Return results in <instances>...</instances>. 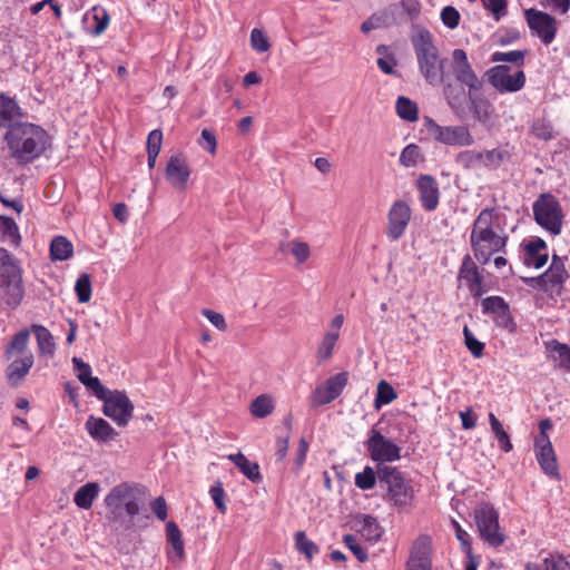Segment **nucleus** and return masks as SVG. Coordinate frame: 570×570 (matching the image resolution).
<instances>
[{"instance_id": "obj_51", "label": "nucleus", "mask_w": 570, "mask_h": 570, "mask_svg": "<svg viewBox=\"0 0 570 570\" xmlns=\"http://www.w3.org/2000/svg\"><path fill=\"white\" fill-rule=\"evenodd\" d=\"M464 344L474 357H481L484 353V344L471 332L469 326L463 327Z\"/></svg>"}, {"instance_id": "obj_4", "label": "nucleus", "mask_w": 570, "mask_h": 570, "mask_svg": "<svg viewBox=\"0 0 570 570\" xmlns=\"http://www.w3.org/2000/svg\"><path fill=\"white\" fill-rule=\"evenodd\" d=\"M140 488L138 484L121 482L115 485L105 498L108 510L107 519L112 522L120 521L125 514L136 517L140 511Z\"/></svg>"}, {"instance_id": "obj_2", "label": "nucleus", "mask_w": 570, "mask_h": 570, "mask_svg": "<svg viewBox=\"0 0 570 570\" xmlns=\"http://www.w3.org/2000/svg\"><path fill=\"white\" fill-rule=\"evenodd\" d=\"M411 41L419 71L425 82L433 87L444 83L449 60L440 55L431 32L424 27H416Z\"/></svg>"}, {"instance_id": "obj_64", "label": "nucleus", "mask_w": 570, "mask_h": 570, "mask_svg": "<svg viewBox=\"0 0 570 570\" xmlns=\"http://www.w3.org/2000/svg\"><path fill=\"white\" fill-rule=\"evenodd\" d=\"M72 364L75 370L78 372L77 376L81 383L92 377L90 365L85 363L80 357H73Z\"/></svg>"}, {"instance_id": "obj_35", "label": "nucleus", "mask_w": 570, "mask_h": 570, "mask_svg": "<svg viewBox=\"0 0 570 570\" xmlns=\"http://www.w3.org/2000/svg\"><path fill=\"white\" fill-rule=\"evenodd\" d=\"M360 531L362 535L366 538V540L373 542L379 541L383 534V530L380 527L376 518L370 514H364L362 517V528Z\"/></svg>"}, {"instance_id": "obj_20", "label": "nucleus", "mask_w": 570, "mask_h": 570, "mask_svg": "<svg viewBox=\"0 0 570 570\" xmlns=\"http://www.w3.org/2000/svg\"><path fill=\"white\" fill-rule=\"evenodd\" d=\"M429 130L439 142H470L471 135L465 126L441 127L426 118Z\"/></svg>"}, {"instance_id": "obj_18", "label": "nucleus", "mask_w": 570, "mask_h": 570, "mask_svg": "<svg viewBox=\"0 0 570 570\" xmlns=\"http://www.w3.org/2000/svg\"><path fill=\"white\" fill-rule=\"evenodd\" d=\"M443 85V95L452 111L460 118L468 115L469 90L465 91V85L455 79V82L448 81Z\"/></svg>"}, {"instance_id": "obj_29", "label": "nucleus", "mask_w": 570, "mask_h": 570, "mask_svg": "<svg viewBox=\"0 0 570 570\" xmlns=\"http://www.w3.org/2000/svg\"><path fill=\"white\" fill-rule=\"evenodd\" d=\"M100 485L97 482H88L81 485L73 494L75 504L83 510L92 507L94 500L98 497Z\"/></svg>"}, {"instance_id": "obj_52", "label": "nucleus", "mask_w": 570, "mask_h": 570, "mask_svg": "<svg viewBox=\"0 0 570 570\" xmlns=\"http://www.w3.org/2000/svg\"><path fill=\"white\" fill-rule=\"evenodd\" d=\"M343 542L360 562H365L368 560L367 551L357 543L355 535L351 533L345 534L343 537Z\"/></svg>"}, {"instance_id": "obj_53", "label": "nucleus", "mask_w": 570, "mask_h": 570, "mask_svg": "<svg viewBox=\"0 0 570 570\" xmlns=\"http://www.w3.org/2000/svg\"><path fill=\"white\" fill-rule=\"evenodd\" d=\"M551 353L561 366H570V346L558 341H552Z\"/></svg>"}, {"instance_id": "obj_23", "label": "nucleus", "mask_w": 570, "mask_h": 570, "mask_svg": "<svg viewBox=\"0 0 570 570\" xmlns=\"http://www.w3.org/2000/svg\"><path fill=\"white\" fill-rule=\"evenodd\" d=\"M23 114L18 102L6 94H0V128L8 131L22 119Z\"/></svg>"}, {"instance_id": "obj_55", "label": "nucleus", "mask_w": 570, "mask_h": 570, "mask_svg": "<svg viewBox=\"0 0 570 570\" xmlns=\"http://www.w3.org/2000/svg\"><path fill=\"white\" fill-rule=\"evenodd\" d=\"M482 3L483 7L493 14L497 21L508 13L507 0H482Z\"/></svg>"}, {"instance_id": "obj_25", "label": "nucleus", "mask_w": 570, "mask_h": 570, "mask_svg": "<svg viewBox=\"0 0 570 570\" xmlns=\"http://www.w3.org/2000/svg\"><path fill=\"white\" fill-rule=\"evenodd\" d=\"M9 154L19 165L31 163L51 145H8Z\"/></svg>"}, {"instance_id": "obj_15", "label": "nucleus", "mask_w": 570, "mask_h": 570, "mask_svg": "<svg viewBox=\"0 0 570 570\" xmlns=\"http://www.w3.org/2000/svg\"><path fill=\"white\" fill-rule=\"evenodd\" d=\"M482 313L491 315L494 323L503 328L513 331L515 324L510 312L509 304L501 296H488L482 299Z\"/></svg>"}, {"instance_id": "obj_16", "label": "nucleus", "mask_w": 570, "mask_h": 570, "mask_svg": "<svg viewBox=\"0 0 570 570\" xmlns=\"http://www.w3.org/2000/svg\"><path fill=\"white\" fill-rule=\"evenodd\" d=\"M47 131L35 124L18 120L16 125L6 131V142H46Z\"/></svg>"}, {"instance_id": "obj_49", "label": "nucleus", "mask_w": 570, "mask_h": 570, "mask_svg": "<svg viewBox=\"0 0 570 570\" xmlns=\"http://www.w3.org/2000/svg\"><path fill=\"white\" fill-rule=\"evenodd\" d=\"M424 157L419 145H406L400 156V163L405 167H412L423 161Z\"/></svg>"}, {"instance_id": "obj_12", "label": "nucleus", "mask_w": 570, "mask_h": 570, "mask_svg": "<svg viewBox=\"0 0 570 570\" xmlns=\"http://www.w3.org/2000/svg\"><path fill=\"white\" fill-rule=\"evenodd\" d=\"M489 82L500 92H517L525 83V75L522 70L511 73V68L498 65L488 70Z\"/></svg>"}, {"instance_id": "obj_6", "label": "nucleus", "mask_w": 570, "mask_h": 570, "mask_svg": "<svg viewBox=\"0 0 570 570\" xmlns=\"http://www.w3.org/2000/svg\"><path fill=\"white\" fill-rule=\"evenodd\" d=\"M535 223L542 228L557 236L561 233L563 224V210L556 196L543 193L532 205Z\"/></svg>"}, {"instance_id": "obj_45", "label": "nucleus", "mask_w": 570, "mask_h": 570, "mask_svg": "<svg viewBox=\"0 0 570 570\" xmlns=\"http://www.w3.org/2000/svg\"><path fill=\"white\" fill-rule=\"evenodd\" d=\"M348 382V373L347 372H340L331 377H328L324 385L327 387L330 394L334 399H337Z\"/></svg>"}, {"instance_id": "obj_14", "label": "nucleus", "mask_w": 570, "mask_h": 570, "mask_svg": "<svg viewBox=\"0 0 570 570\" xmlns=\"http://www.w3.org/2000/svg\"><path fill=\"white\" fill-rule=\"evenodd\" d=\"M411 208L404 200H396L391 206L387 214L386 236L391 240L400 239L411 220Z\"/></svg>"}, {"instance_id": "obj_60", "label": "nucleus", "mask_w": 570, "mask_h": 570, "mask_svg": "<svg viewBox=\"0 0 570 570\" xmlns=\"http://www.w3.org/2000/svg\"><path fill=\"white\" fill-rule=\"evenodd\" d=\"M82 384L86 386L87 390L92 392V394L98 400L101 401L111 392L101 384L100 380L97 376H92L88 381H85Z\"/></svg>"}, {"instance_id": "obj_27", "label": "nucleus", "mask_w": 570, "mask_h": 570, "mask_svg": "<svg viewBox=\"0 0 570 570\" xmlns=\"http://www.w3.org/2000/svg\"><path fill=\"white\" fill-rule=\"evenodd\" d=\"M33 355L28 353L22 357L16 358L8 365L6 375L12 385H18L19 382L29 373L33 365Z\"/></svg>"}, {"instance_id": "obj_31", "label": "nucleus", "mask_w": 570, "mask_h": 570, "mask_svg": "<svg viewBox=\"0 0 570 570\" xmlns=\"http://www.w3.org/2000/svg\"><path fill=\"white\" fill-rule=\"evenodd\" d=\"M31 331L36 335L38 347L41 354H53L56 345L50 331L40 324H33Z\"/></svg>"}, {"instance_id": "obj_21", "label": "nucleus", "mask_w": 570, "mask_h": 570, "mask_svg": "<svg viewBox=\"0 0 570 570\" xmlns=\"http://www.w3.org/2000/svg\"><path fill=\"white\" fill-rule=\"evenodd\" d=\"M420 200L425 210L432 212L439 205L440 191L435 178L431 175H420L416 180Z\"/></svg>"}, {"instance_id": "obj_48", "label": "nucleus", "mask_w": 570, "mask_h": 570, "mask_svg": "<svg viewBox=\"0 0 570 570\" xmlns=\"http://www.w3.org/2000/svg\"><path fill=\"white\" fill-rule=\"evenodd\" d=\"M527 53V50H512L508 52L497 51L492 55L491 60L494 62H512L518 67H521L524 65Z\"/></svg>"}, {"instance_id": "obj_44", "label": "nucleus", "mask_w": 570, "mask_h": 570, "mask_svg": "<svg viewBox=\"0 0 570 570\" xmlns=\"http://www.w3.org/2000/svg\"><path fill=\"white\" fill-rule=\"evenodd\" d=\"M376 480H379L377 470L366 465L362 472L356 473L354 482L358 489L366 491L374 488Z\"/></svg>"}, {"instance_id": "obj_8", "label": "nucleus", "mask_w": 570, "mask_h": 570, "mask_svg": "<svg viewBox=\"0 0 570 570\" xmlns=\"http://www.w3.org/2000/svg\"><path fill=\"white\" fill-rule=\"evenodd\" d=\"M509 153L501 148L492 150H465L455 157V163L464 169L497 168L505 159Z\"/></svg>"}, {"instance_id": "obj_11", "label": "nucleus", "mask_w": 570, "mask_h": 570, "mask_svg": "<svg viewBox=\"0 0 570 570\" xmlns=\"http://www.w3.org/2000/svg\"><path fill=\"white\" fill-rule=\"evenodd\" d=\"M0 294L10 308H16L21 304L24 287L20 267H10L9 271L0 272Z\"/></svg>"}, {"instance_id": "obj_40", "label": "nucleus", "mask_w": 570, "mask_h": 570, "mask_svg": "<svg viewBox=\"0 0 570 570\" xmlns=\"http://www.w3.org/2000/svg\"><path fill=\"white\" fill-rule=\"evenodd\" d=\"M274 410L273 400L267 394H262L253 400L250 404V413L258 419L266 417Z\"/></svg>"}, {"instance_id": "obj_56", "label": "nucleus", "mask_w": 570, "mask_h": 570, "mask_svg": "<svg viewBox=\"0 0 570 570\" xmlns=\"http://www.w3.org/2000/svg\"><path fill=\"white\" fill-rule=\"evenodd\" d=\"M210 497L216 505V508L222 512L226 513L227 507L225 504V490L223 488V483L220 481H216L209 489Z\"/></svg>"}, {"instance_id": "obj_41", "label": "nucleus", "mask_w": 570, "mask_h": 570, "mask_svg": "<svg viewBox=\"0 0 570 570\" xmlns=\"http://www.w3.org/2000/svg\"><path fill=\"white\" fill-rule=\"evenodd\" d=\"M75 292L79 303H88L91 298L92 286L91 277L87 273H82L76 281Z\"/></svg>"}, {"instance_id": "obj_37", "label": "nucleus", "mask_w": 570, "mask_h": 570, "mask_svg": "<svg viewBox=\"0 0 570 570\" xmlns=\"http://www.w3.org/2000/svg\"><path fill=\"white\" fill-rule=\"evenodd\" d=\"M489 421L491 429L498 440L500 449L508 453L513 449L509 434L504 431L501 422L497 419L493 413L489 414Z\"/></svg>"}, {"instance_id": "obj_33", "label": "nucleus", "mask_w": 570, "mask_h": 570, "mask_svg": "<svg viewBox=\"0 0 570 570\" xmlns=\"http://www.w3.org/2000/svg\"><path fill=\"white\" fill-rule=\"evenodd\" d=\"M0 233L2 239H8L10 243L18 247L21 243L19 228L13 218L8 216H0Z\"/></svg>"}, {"instance_id": "obj_46", "label": "nucleus", "mask_w": 570, "mask_h": 570, "mask_svg": "<svg viewBox=\"0 0 570 570\" xmlns=\"http://www.w3.org/2000/svg\"><path fill=\"white\" fill-rule=\"evenodd\" d=\"M94 27H88V32L92 36H100L109 24V14L102 8H92Z\"/></svg>"}, {"instance_id": "obj_28", "label": "nucleus", "mask_w": 570, "mask_h": 570, "mask_svg": "<svg viewBox=\"0 0 570 570\" xmlns=\"http://www.w3.org/2000/svg\"><path fill=\"white\" fill-rule=\"evenodd\" d=\"M432 541L426 534L419 535L412 544L407 561L432 563Z\"/></svg>"}, {"instance_id": "obj_19", "label": "nucleus", "mask_w": 570, "mask_h": 570, "mask_svg": "<svg viewBox=\"0 0 570 570\" xmlns=\"http://www.w3.org/2000/svg\"><path fill=\"white\" fill-rule=\"evenodd\" d=\"M535 458L543 471L549 478L560 480L559 465L557 456L550 441L534 442Z\"/></svg>"}, {"instance_id": "obj_1", "label": "nucleus", "mask_w": 570, "mask_h": 570, "mask_svg": "<svg viewBox=\"0 0 570 570\" xmlns=\"http://www.w3.org/2000/svg\"><path fill=\"white\" fill-rule=\"evenodd\" d=\"M451 66L454 79L469 88L468 112L472 114L475 121L483 125L490 124L494 115V106L479 94L484 82L474 72L463 49L453 50Z\"/></svg>"}, {"instance_id": "obj_10", "label": "nucleus", "mask_w": 570, "mask_h": 570, "mask_svg": "<svg viewBox=\"0 0 570 570\" xmlns=\"http://www.w3.org/2000/svg\"><path fill=\"white\" fill-rule=\"evenodd\" d=\"M364 444L370 458L379 464L393 462L401 458V448L375 429L371 430Z\"/></svg>"}, {"instance_id": "obj_17", "label": "nucleus", "mask_w": 570, "mask_h": 570, "mask_svg": "<svg viewBox=\"0 0 570 570\" xmlns=\"http://www.w3.org/2000/svg\"><path fill=\"white\" fill-rule=\"evenodd\" d=\"M190 167L183 154L170 156L165 168V176L174 188L179 190L185 189L190 177Z\"/></svg>"}, {"instance_id": "obj_42", "label": "nucleus", "mask_w": 570, "mask_h": 570, "mask_svg": "<svg viewBox=\"0 0 570 570\" xmlns=\"http://www.w3.org/2000/svg\"><path fill=\"white\" fill-rule=\"evenodd\" d=\"M391 24V17L387 12H375L370 16L365 21L361 24V31L364 33H368L370 31L383 27H389Z\"/></svg>"}, {"instance_id": "obj_58", "label": "nucleus", "mask_w": 570, "mask_h": 570, "mask_svg": "<svg viewBox=\"0 0 570 570\" xmlns=\"http://www.w3.org/2000/svg\"><path fill=\"white\" fill-rule=\"evenodd\" d=\"M238 469L248 480L254 483H259L263 480L259 465L256 462H252L247 459Z\"/></svg>"}, {"instance_id": "obj_62", "label": "nucleus", "mask_w": 570, "mask_h": 570, "mask_svg": "<svg viewBox=\"0 0 570 570\" xmlns=\"http://www.w3.org/2000/svg\"><path fill=\"white\" fill-rule=\"evenodd\" d=\"M452 523L455 529L456 539L460 541L463 552L465 553V556H470L472 547L469 533L465 530H463L460 523L456 522L455 520H453Z\"/></svg>"}, {"instance_id": "obj_34", "label": "nucleus", "mask_w": 570, "mask_h": 570, "mask_svg": "<svg viewBox=\"0 0 570 570\" xmlns=\"http://www.w3.org/2000/svg\"><path fill=\"white\" fill-rule=\"evenodd\" d=\"M396 114L401 119L406 121H415L419 116L416 102L407 97L400 96L395 104Z\"/></svg>"}, {"instance_id": "obj_43", "label": "nucleus", "mask_w": 570, "mask_h": 570, "mask_svg": "<svg viewBox=\"0 0 570 570\" xmlns=\"http://www.w3.org/2000/svg\"><path fill=\"white\" fill-rule=\"evenodd\" d=\"M295 547L308 560H312V558L320 552L318 546L311 541L304 531L295 533Z\"/></svg>"}, {"instance_id": "obj_57", "label": "nucleus", "mask_w": 570, "mask_h": 570, "mask_svg": "<svg viewBox=\"0 0 570 570\" xmlns=\"http://www.w3.org/2000/svg\"><path fill=\"white\" fill-rule=\"evenodd\" d=\"M460 12L452 6H446L441 11V20L449 29H455L460 23Z\"/></svg>"}, {"instance_id": "obj_54", "label": "nucleus", "mask_w": 570, "mask_h": 570, "mask_svg": "<svg viewBox=\"0 0 570 570\" xmlns=\"http://www.w3.org/2000/svg\"><path fill=\"white\" fill-rule=\"evenodd\" d=\"M250 46L255 51L259 53L266 52L271 48L268 38L263 32V30L257 28L253 29L250 32Z\"/></svg>"}, {"instance_id": "obj_7", "label": "nucleus", "mask_w": 570, "mask_h": 570, "mask_svg": "<svg viewBox=\"0 0 570 570\" xmlns=\"http://www.w3.org/2000/svg\"><path fill=\"white\" fill-rule=\"evenodd\" d=\"M473 514L480 537L493 548L502 546L505 535L500 531L497 509L489 502H480Z\"/></svg>"}, {"instance_id": "obj_61", "label": "nucleus", "mask_w": 570, "mask_h": 570, "mask_svg": "<svg viewBox=\"0 0 570 570\" xmlns=\"http://www.w3.org/2000/svg\"><path fill=\"white\" fill-rule=\"evenodd\" d=\"M544 570H570V563L561 556H550L543 560Z\"/></svg>"}, {"instance_id": "obj_3", "label": "nucleus", "mask_w": 570, "mask_h": 570, "mask_svg": "<svg viewBox=\"0 0 570 570\" xmlns=\"http://www.w3.org/2000/svg\"><path fill=\"white\" fill-rule=\"evenodd\" d=\"M494 208H484L473 222L470 245L475 259L485 265L497 253H505L508 236L493 229Z\"/></svg>"}, {"instance_id": "obj_47", "label": "nucleus", "mask_w": 570, "mask_h": 570, "mask_svg": "<svg viewBox=\"0 0 570 570\" xmlns=\"http://www.w3.org/2000/svg\"><path fill=\"white\" fill-rule=\"evenodd\" d=\"M396 397H397V394L390 383H387L384 380L379 382L377 389H376V397H375V406L376 407H380L381 405L390 404Z\"/></svg>"}, {"instance_id": "obj_13", "label": "nucleus", "mask_w": 570, "mask_h": 570, "mask_svg": "<svg viewBox=\"0 0 570 570\" xmlns=\"http://www.w3.org/2000/svg\"><path fill=\"white\" fill-rule=\"evenodd\" d=\"M527 23L540 40L546 45H550L557 35V21L547 12L530 8L524 12Z\"/></svg>"}, {"instance_id": "obj_63", "label": "nucleus", "mask_w": 570, "mask_h": 570, "mask_svg": "<svg viewBox=\"0 0 570 570\" xmlns=\"http://www.w3.org/2000/svg\"><path fill=\"white\" fill-rule=\"evenodd\" d=\"M202 314L219 331L227 330V323L223 314L213 309L204 308Z\"/></svg>"}, {"instance_id": "obj_36", "label": "nucleus", "mask_w": 570, "mask_h": 570, "mask_svg": "<svg viewBox=\"0 0 570 570\" xmlns=\"http://www.w3.org/2000/svg\"><path fill=\"white\" fill-rule=\"evenodd\" d=\"M167 540L171 544L175 554L181 560L185 557L184 541L178 525L174 521L166 524Z\"/></svg>"}, {"instance_id": "obj_50", "label": "nucleus", "mask_w": 570, "mask_h": 570, "mask_svg": "<svg viewBox=\"0 0 570 570\" xmlns=\"http://www.w3.org/2000/svg\"><path fill=\"white\" fill-rule=\"evenodd\" d=\"M335 399L330 394L327 387L323 385H317L309 396V406L312 409H316L318 406L328 404L333 402Z\"/></svg>"}, {"instance_id": "obj_30", "label": "nucleus", "mask_w": 570, "mask_h": 570, "mask_svg": "<svg viewBox=\"0 0 570 570\" xmlns=\"http://www.w3.org/2000/svg\"><path fill=\"white\" fill-rule=\"evenodd\" d=\"M73 254V246L65 236H56L50 244L51 261H67Z\"/></svg>"}, {"instance_id": "obj_26", "label": "nucleus", "mask_w": 570, "mask_h": 570, "mask_svg": "<svg viewBox=\"0 0 570 570\" xmlns=\"http://www.w3.org/2000/svg\"><path fill=\"white\" fill-rule=\"evenodd\" d=\"M86 430L89 435L98 442H107L115 439L117 432L115 429L104 419L95 417L90 415L86 422Z\"/></svg>"}, {"instance_id": "obj_32", "label": "nucleus", "mask_w": 570, "mask_h": 570, "mask_svg": "<svg viewBox=\"0 0 570 570\" xmlns=\"http://www.w3.org/2000/svg\"><path fill=\"white\" fill-rule=\"evenodd\" d=\"M542 275L546 285L544 292L556 293L557 295L561 294L563 284L569 278V273H561L550 269H547L544 273H542Z\"/></svg>"}, {"instance_id": "obj_24", "label": "nucleus", "mask_w": 570, "mask_h": 570, "mask_svg": "<svg viewBox=\"0 0 570 570\" xmlns=\"http://www.w3.org/2000/svg\"><path fill=\"white\" fill-rule=\"evenodd\" d=\"M524 248V259L523 263L527 266H533L534 268H542L548 259L549 255L547 253L541 254L542 249L547 248V243L540 237H537L532 240H529L523 245Z\"/></svg>"}, {"instance_id": "obj_59", "label": "nucleus", "mask_w": 570, "mask_h": 570, "mask_svg": "<svg viewBox=\"0 0 570 570\" xmlns=\"http://www.w3.org/2000/svg\"><path fill=\"white\" fill-rule=\"evenodd\" d=\"M289 245L291 253L296 258L298 264H303L308 259L311 250L307 243L301 240H292Z\"/></svg>"}, {"instance_id": "obj_9", "label": "nucleus", "mask_w": 570, "mask_h": 570, "mask_svg": "<svg viewBox=\"0 0 570 570\" xmlns=\"http://www.w3.org/2000/svg\"><path fill=\"white\" fill-rule=\"evenodd\" d=\"M102 413L118 426H126L134 413V403L125 391L114 390L104 400Z\"/></svg>"}, {"instance_id": "obj_38", "label": "nucleus", "mask_w": 570, "mask_h": 570, "mask_svg": "<svg viewBox=\"0 0 570 570\" xmlns=\"http://www.w3.org/2000/svg\"><path fill=\"white\" fill-rule=\"evenodd\" d=\"M30 331L28 328H23L19 331L10 341L4 351V356L7 360H10L13 355V352L23 353L29 343Z\"/></svg>"}, {"instance_id": "obj_5", "label": "nucleus", "mask_w": 570, "mask_h": 570, "mask_svg": "<svg viewBox=\"0 0 570 570\" xmlns=\"http://www.w3.org/2000/svg\"><path fill=\"white\" fill-rule=\"evenodd\" d=\"M379 482L386 487L385 499L399 509H405L412 504L414 490L410 481L395 466L377 464Z\"/></svg>"}, {"instance_id": "obj_22", "label": "nucleus", "mask_w": 570, "mask_h": 570, "mask_svg": "<svg viewBox=\"0 0 570 570\" xmlns=\"http://www.w3.org/2000/svg\"><path fill=\"white\" fill-rule=\"evenodd\" d=\"M482 277L483 276H482L479 267L476 266V264L474 263L472 257L469 254H466L462 258L458 278H459V281L464 282L469 292L475 298L480 297V291H478V288L481 284Z\"/></svg>"}, {"instance_id": "obj_39", "label": "nucleus", "mask_w": 570, "mask_h": 570, "mask_svg": "<svg viewBox=\"0 0 570 570\" xmlns=\"http://www.w3.org/2000/svg\"><path fill=\"white\" fill-rule=\"evenodd\" d=\"M338 336H340L338 332H327L324 335V337L317 348V353H316L318 363H323L332 357L333 350L338 340Z\"/></svg>"}]
</instances>
